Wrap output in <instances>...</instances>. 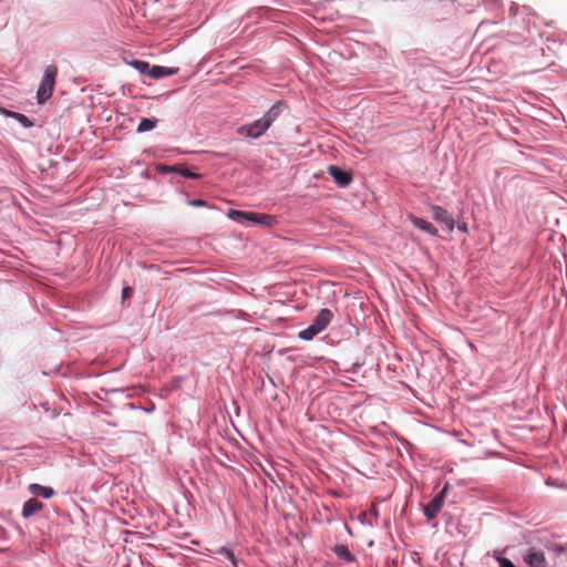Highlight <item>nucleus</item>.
Masks as SVG:
<instances>
[{
	"label": "nucleus",
	"mask_w": 567,
	"mask_h": 567,
	"mask_svg": "<svg viewBox=\"0 0 567 567\" xmlns=\"http://www.w3.org/2000/svg\"><path fill=\"white\" fill-rule=\"evenodd\" d=\"M56 75L58 68L55 65L51 64L45 68L42 81L37 92L38 102L40 104L44 103L52 96Z\"/></svg>",
	"instance_id": "nucleus-1"
},
{
	"label": "nucleus",
	"mask_w": 567,
	"mask_h": 567,
	"mask_svg": "<svg viewBox=\"0 0 567 567\" xmlns=\"http://www.w3.org/2000/svg\"><path fill=\"white\" fill-rule=\"evenodd\" d=\"M227 216L236 221H252L255 224L266 225V226H272L276 223V218L271 215L267 214H258V213H250V212H243V210H236V209H229L227 212Z\"/></svg>",
	"instance_id": "nucleus-2"
},
{
	"label": "nucleus",
	"mask_w": 567,
	"mask_h": 567,
	"mask_svg": "<svg viewBox=\"0 0 567 567\" xmlns=\"http://www.w3.org/2000/svg\"><path fill=\"white\" fill-rule=\"evenodd\" d=\"M268 128H269V126L260 117L250 124L240 126L238 128V133L240 135H246L248 137L257 138V137L261 136Z\"/></svg>",
	"instance_id": "nucleus-3"
},
{
	"label": "nucleus",
	"mask_w": 567,
	"mask_h": 567,
	"mask_svg": "<svg viewBox=\"0 0 567 567\" xmlns=\"http://www.w3.org/2000/svg\"><path fill=\"white\" fill-rule=\"evenodd\" d=\"M446 492L447 485L424 507V515L429 520L435 518L442 509Z\"/></svg>",
	"instance_id": "nucleus-4"
},
{
	"label": "nucleus",
	"mask_w": 567,
	"mask_h": 567,
	"mask_svg": "<svg viewBox=\"0 0 567 567\" xmlns=\"http://www.w3.org/2000/svg\"><path fill=\"white\" fill-rule=\"evenodd\" d=\"M431 212H432V217L443 224L446 228L447 231H453L454 227H455V223H454V219L453 217L449 214V212L446 209H444L443 207L441 206H432L431 208Z\"/></svg>",
	"instance_id": "nucleus-5"
},
{
	"label": "nucleus",
	"mask_w": 567,
	"mask_h": 567,
	"mask_svg": "<svg viewBox=\"0 0 567 567\" xmlns=\"http://www.w3.org/2000/svg\"><path fill=\"white\" fill-rule=\"evenodd\" d=\"M524 560L530 567H547V560L543 551L530 548L526 551Z\"/></svg>",
	"instance_id": "nucleus-6"
},
{
	"label": "nucleus",
	"mask_w": 567,
	"mask_h": 567,
	"mask_svg": "<svg viewBox=\"0 0 567 567\" xmlns=\"http://www.w3.org/2000/svg\"><path fill=\"white\" fill-rule=\"evenodd\" d=\"M328 173L333 177L336 183L341 187L348 186L352 181V174L350 172L343 171L333 165L328 167Z\"/></svg>",
	"instance_id": "nucleus-7"
},
{
	"label": "nucleus",
	"mask_w": 567,
	"mask_h": 567,
	"mask_svg": "<svg viewBox=\"0 0 567 567\" xmlns=\"http://www.w3.org/2000/svg\"><path fill=\"white\" fill-rule=\"evenodd\" d=\"M285 107V103L278 101L268 110V112L261 118L270 127V125L279 117Z\"/></svg>",
	"instance_id": "nucleus-8"
},
{
	"label": "nucleus",
	"mask_w": 567,
	"mask_h": 567,
	"mask_svg": "<svg viewBox=\"0 0 567 567\" xmlns=\"http://www.w3.org/2000/svg\"><path fill=\"white\" fill-rule=\"evenodd\" d=\"M332 312L329 309H321L313 320L312 324L321 332L330 323Z\"/></svg>",
	"instance_id": "nucleus-9"
},
{
	"label": "nucleus",
	"mask_w": 567,
	"mask_h": 567,
	"mask_svg": "<svg viewBox=\"0 0 567 567\" xmlns=\"http://www.w3.org/2000/svg\"><path fill=\"white\" fill-rule=\"evenodd\" d=\"M43 508V504L38 501L37 498H30L27 501L22 508V516L23 517H30L41 511Z\"/></svg>",
	"instance_id": "nucleus-10"
},
{
	"label": "nucleus",
	"mask_w": 567,
	"mask_h": 567,
	"mask_svg": "<svg viewBox=\"0 0 567 567\" xmlns=\"http://www.w3.org/2000/svg\"><path fill=\"white\" fill-rule=\"evenodd\" d=\"M411 223L419 229L432 235V236H436L437 235V229L431 224L429 223L427 220L423 219V218H420V217H415V216H411Z\"/></svg>",
	"instance_id": "nucleus-11"
},
{
	"label": "nucleus",
	"mask_w": 567,
	"mask_h": 567,
	"mask_svg": "<svg viewBox=\"0 0 567 567\" xmlns=\"http://www.w3.org/2000/svg\"><path fill=\"white\" fill-rule=\"evenodd\" d=\"M29 492L35 496H41L43 498H50L54 495V489L52 487L42 486L37 483L29 485Z\"/></svg>",
	"instance_id": "nucleus-12"
},
{
	"label": "nucleus",
	"mask_w": 567,
	"mask_h": 567,
	"mask_svg": "<svg viewBox=\"0 0 567 567\" xmlns=\"http://www.w3.org/2000/svg\"><path fill=\"white\" fill-rule=\"evenodd\" d=\"M177 72V69H171L159 65H153L150 70V76L152 79H161L169 75H174Z\"/></svg>",
	"instance_id": "nucleus-13"
},
{
	"label": "nucleus",
	"mask_w": 567,
	"mask_h": 567,
	"mask_svg": "<svg viewBox=\"0 0 567 567\" xmlns=\"http://www.w3.org/2000/svg\"><path fill=\"white\" fill-rule=\"evenodd\" d=\"M334 554L342 560L353 564L355 563V557L351 554L346 545H337L333 548Z\"/></svg>",
	"instance_id": "nucleus-14"
},
{
	"label": "nucleus",
	"mask_w": 567,
	"mask_h": 567,
	"mask_svg": "<svg viewBox=\"0 0 567 567\" xmlns=\"http://www.w3.org/2000/svg\"><path fill=\"white\" fill-rule=\"evenodd\" d=\"M0 112L6 114L7 116H10V117H13L16 118L17 121H19L24 127H31L33 126V123L32 121L25 116L24 114H21V113H17V112H12V111H7V110H3V109H0Z\"/></svg>",
	"instance_id": "nucleus-15"
},
{
	"label": "nucleus",
	"mask_w": 567,
	"mask_h": 567,
	"mask_svg": "<svg viewBox=\"0 0 567 567\" xmlns=\"http://www.w3.org/2000/svg\"><path fill=\"white\" fill-rule=\"evenodd\" d=\"M157 120L143 117L137 126L138 133H144L156 127Z\"/></svg>",
	"instance_id": "nucleus-16"
},
{
	"label": "nucleus",
	"mask_w": 567,
	"mask_h": 567,
	"mask_svg": "<svg viewBox=\"0 0 567 567\" xmlns=\"http://www.w3.org/2000/svg\"><path fill=\"white\" fill-rule=\"evenodd\" d=\"M319 333H320V331L311 323L308 328H306L299 332V338L302 340L309 341V340L313 339Z\"/></svg>",
	"instance_id": "nucleus-17"
},
{
	"label": "nucleus",
	"mask_w": 567,
	"mask_h": 567,
	"mask_svg": "<svg viewBox=\"0 0 567 567\" xmlns=\"http://www.w3.org/2000/svg\"><path fill=\"white\" fill-rule=\"evenodd\" d=\"M132 65L142 74H147L150 75V70L152 69V66L150 65L148 62L146 61H140V60H135L132 62Z\"/></svg>",
	"instance_id": "nucleus-18"
},
{
	"label": "nucleus",
	"mask_w": 567,
	"mask_h": 567,
	"mask_svg": "<svg viewBox=\"0 0 567 567\" xmlns=\"http://www.w3.org/2000/svg\"><path fill=\"white\" fill-rule=\"evenodd\" d=\"M175 172L179 173L182 176L184 177H188V178H193V179H198L200 178V174L198 173H194V172H190L188 168L186 167H179V168H174Z\"/></svg>",
	"instance_id": "nucleus-19"
},
{
	"label": "nucleus",
	"mask_w": 567,
	"mask_h": 567,
	"mask_svg": "<svg viewBox=\"0 0 567 567\" xmlns=\"http://www.w3.org/2000/svg\"><path fill=\"white\" fill-rule=\"evenodd\" d=\"M218 553L220 555L225 556L226 558H228L233 563V565L236 566L237 560H236V557H235L234 553L230 549H228L226 547H221L218 550Z\"/></svg>",
	"instance_id": "nucleus-20"
},
{
	"label": "nucleus",
	"mask_w": 567,
	"mask_h": 567,
	"mask_svg": "<svg viewBox=\"0 0 567 567\" xmlns=\"http://www.w3.org/2000/svg\"><path fill=\"white\" fill-rule=\"evenodd\" d=\"M133 295V289L131 287H124L122 290V298L123 300L131 298Z\"/></svg>",
	"instance_id": "nucleus-21"
},
{
	"label": "nucleus",
	"mask_w": 567,
	"mask_h": 567,
	"mask_svg": "<svg viewBox=\"0 0 567 567\" xmlns=\"http://www.w3.org/2000/svg\"><path fill=\"white\" fill-rule=\"evenodd\" d=\"M499 566L501 567H516L509 559L507 558H501L499 559Z\"/></svg>",
	"instance_id": "nucleus-22"
},
{
	"label": "nucleus",
	"mask_w": 567,
	"mask_h": 567,
	"mask_svg": "<svg viewBox=\"0 0 567 567\" xmlns=\"http://www.w3.org/2000/svg\"><path fill=\"white\" fill-rule=\"evenodd\" d=\"M189 204H190L192 206H197V207H199V206H205V205H206V202H205V200H203V199H193V200H190V202H189Z\"/></svg>",
	"instance_id": "nucleus-23"
},
{
	"label": "nucleus",
	"mask_w": 567,
	"mask_h": 567,
	"mask_svg": "<svg viewBox=\"0 0 567 567\" xmlns=\"http://www.w3.org/2000/svg\"><path fill=\"white\" fill-rule=\"evenodd\" d=\"M458 229H460L461 231L466 233V231H467V226H466V224L458 225Z\"/></svg>",
	"instance_id": "nucleus-24"
}]
</instances>
